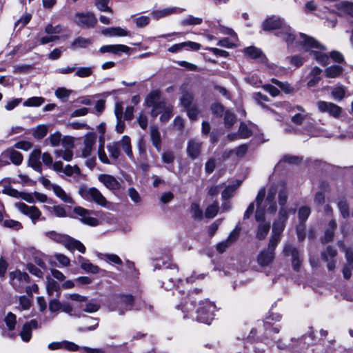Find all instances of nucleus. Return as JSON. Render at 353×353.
Listing matches in <instances>:
<instances>
[{"instance_id": "1", "label": "nucleus", "mask_w": 353, "mask_h": 353, "mask_svg": "<svg viewBox=\"0 0 353 353\" xmlns=\"http://www.w3.org/2000/svg\"><path fill=\"white\" fill-rule=\"evenodd\" d=\"M276 188L272 185L270 188L268 196L264 201V205H263V199L265 195V188H261L256 196V211L255 214V219L258 222H265L264 219V210L266 208L268 212L274 213L276 211L277 206L274 201L275 195L276 194Z\"/></svg>"}, {"instance_id": "2", "label": "nucleus", "mask_w": 353, "mask_h": 353, "mask_svg": "<svg viewBox=\"0 0 353 353\" xmlns=\"http://www.w3.org/2000/svg\"><path fill=\"white\" fill-rule=\"evenodd\" d=\"M262 26L265 31L278 30L276 35L281 37L288 44L292 43L295 39L292 28L280 17L275 16L269 17L263 21Z\"/></svg>"}, {"instance_id": "3", "label": "nucleus", "mask_w": 353, "mask_h": 353, "mask_svg": "<svg viewBox=\"0 0 353 353\" xmlns=\"http://www.w3.org/2000/svg\"><path fill=\"white\" fill-rule=\"evenodd\" d=\"M299 42L306 50H311V54L314 59L322 65H327L330 63V57L323 51L327 48L321 44L314 38L309 37L305 34H300Z\"/></svg>"}, {"instance_id": "4", "label": "nucleus", "mask_w": 353, "mask_h": 353, "mask_svg": "<svg viewBox=\"0 0 353 353\" xmlns=\"http://www.w3.org/2000/svg\"><path fill=\"white\" fill-rule=\"evenodd\" d=\"M216 307L213 302L208 299L199 301L196 308V320L201 323L210 324L214 316Z\"/></svg>"}, {"instance_id": "5", "label": "nucleus", "mask_w": 353, "mask_h": 353, "mask_svg": "<svg viewBox=\"0 0 353 353\" xmlns=\"http://www.w3.org/2000/svg\"><path fill=\"white\" fill-rule=\"evenodd\" d=\"M79 194L81 196L88 201L94 202L102 207H108V202L101 192L96 188H88L85 185L80 186Z\"/></svg>"}, {"instance_id": "6", "label": "nucleus", "mask_w": 353, "mask_h": 353, "mask_svg": "<svg viewBox=\"0 0 353 353\" xmlns=\"http://www.w3.org/2000/svg\"><path fill=\"white\" fill-rule=\"evenodd\" d=\"M283 253L286 256H291L292 268L294 271L299 272L303 261L299 248L292 243H287L284 245Z\"/></svg>"}, {"instance_id": "7", "label": "nucleus", "mask_w": 353, "mask_h": 353, "mask_svg": "<svg viewBox=\"0 0 353 353\" xmlns=\"http://www.w3.org/2000/svg\"><path fill=\"white\" fill-rule=\"evenodd\" d=\"M73 212L77 216L78 219L83 223L91 227H96L100 225V221L93 216L95 212L89 210L80 206L74 208Z\"/></svg>"}, {"instance_id": "8", "label": "nucleus", "mask_w": 353, "mask_h": 353, "mask_svg": "<svg viewBox=\"0 0 353 353\" xmlns=\"http://www.w3.org/2000/svg\"><path fill=\"white\" fill-rule=\"evenodd\" d=\"M318 110L321 113H327L334 119H339L343 112V109L338 105L325 101H319L316 103Z\"/></svg>"}, {"instance_id": "9", "label": "nucleus", "mask_w": 353, "mask_h": 353, "mask_svg": "<svg viewBox=\"0 0 353 353\" xmlns=\"http://www.w3.org/2000/svg\"><path fill=\"white\" fill-rule=\"evenodd\" d=\"M10 283L16 291L21 292L23 288V283H29L30 276L24 272L15 270L9 273Z\"/></svg>"}, {"instance_id": "10", "label": "nucleus", "mask_w": 353, "mask_h": 353, "mask_svg": "<svg viewBox=\"0 0 353 353\" xmlns=\"http://www.w3.org/2000/svg\"><path fill=\"white\" fill-rule=\"evenodd\" d=\"M75 23L81 27L93 28L97 23V19L92 12H77L74 17Z\"/></svg>"}, {"instance_id": "11", "label": "nucleus", "mask_w": 353, "mask_h": 353, "mask_svg": "<svg viewBox=\"0 0 353 353\" xmlns=\"http://www.w3.org/2000/svg\"><path fill=\"white\" fill-rule=\"evenodd\" d=\"M117 300H114L116 306L111 307L112 310H119V314H123L124 311L130 310L133 305V297L132 295H120Z\"/></svg>"}, {"instance_id": "12", "label": "nucleus", "mask_w": 353, "mask_h": 353, "mask_svg": "<svg viewBox=\"0 0 353 353\" xmlns=\"http://www.w3.org/2000/svg\"><path fill=\"white\" fill-rule=\"evenodd\" d=\"M16 208L23 214L29 216L35 224L41 216V212L35 206H29L24 203H17Z\"/></svg>"}, {"instance_id": "13", "label": "nucleus", "mask_w": 353, "mask_h": 353, "mask_svg": "<svg viewBox=\"0 0 353 353\" xmlns=\"http://www.w3.org/2000/svg\"><path fill=\"white\" fill-rule=\"evenodd\" d=\"M276 248L270 247V242L269 241L268 248L259 252L257 256V263L260 266H268L273 262L275 257L274 250Z\"/></svg>"}, {"instance_id": "14", "label": "nucleus", "mask_w": 353, "mask_h": 353, "mask_svg": "<svg viewBox=\"0 0 353 353\" xmlns=\"http://www.w3.org/2000/svg\"><path fill=\"white\" fill-rule=\"evenodd\" d=\"M285 227V222L277 220L275 221L272 226V234L270 239V247H276L280 241V235Z\"/></svg>"}, {"instance_id": "15", "label": "nucleus", "mask_w": 353, "mask_h": 353, "mask_svg": "<svg viewBox=\"0 0 353 353\" xmlns=\"http://www.w3.org/2000/svg\"><path fill=\"white\" fill-rule=\"evenodd\" d=\"M97 135L94 133L89 132L86 134L83 139V148L82 149V156L88 157L92 152L96 143Z\"/></svg>"}, {"instance_id": "16", "label": "nucleus", "mask_w": 353, "mask_h": 353, "mask_svg": "<svg viewBox=\"0 0 353 353\" xmlns=\"http://www.w3.org/2000/svg\"><path fill=\"white\" fill-rule=\"evenodd\" d=\"M203 142L196 139H191L188 141L187 154L192 159L198 158L201 154Z\"/></svg>"}, {"instance_id": "17", "label": "nucleus", "mask_w": 353, "mask_h": 353, "mask_svg": "<svg viewBox=\"0 0 353 353\" xmlns=\"http://www.w3.org/2000/svg\"><path fill=\"white\" fill-rule=\"evenodd\" d=\"M239 229L235 228L230 232L226 240L219 243L216 245L217 251L219 253H223L229 247L236 241L239 236Z\"/></svg>"}, {"instance_id": "18", "label": "nucleus", "mask_w": 353, "mask_h": 353, "mask_svg": "<svg viewBox=\"0 0 353 353\" xmlns=\"http://www.w3.org/2000/svg\"><path fill=\"white\" fill-rule=\"evenodd\" d=\"M177 272L178 269L175 266H174V268H170V269H168V268L167 267L163 270L164 281L162 282V286L165 290H170L175 286V283L174 280L176 279V278L174 276L176 274Z\"/></svg>"}, {"instance_id": "19", "label": "nucleus", "mask_w": 353, "mask_h": 353, "mask_svg": "<svg viewBox=\"0 0 353 353\" xmlns=\"http://www.w3.org/2000/svg\"><path fill=\"white\" fill-rule=\"evenodd\" d=\"M98 180L108 190L114 191L120 188L121 184L118 180L110 174H101L98 176Z\"/></svg>"}, {"instance_id": "20", "label": "nucleus", "mask_w": 353, "mask_h": 353, "mask_svg": "<svg viewBox=\"0 0 353 353\" xmlns=\"http://www.w3.org/2000/svg\"><path fill=\"white\" fill-rule=\"evenodd\" d=\"M48 347L50 350L65 349L68 351L75 352L79 350V346L68 341L52 342L48 344Z\"/></svg>"}, {"instance_id": "21", "label": "nucleus", "mask_w": 353, "mask_h": 353, "mask_svg": "<svg viewBox=\"0 0 353 353\" xmlns=\"http://www.w3.org/2000/svg\"><path fill=\"white\" fill-rule=\"evenodd\" d=\"M41 156V150L35 149L30 154L28 159V165L39 173L42 172V165L40 161Z\"/></svg>"}, {"instance_id": "22", "label": "nucleus", "mask_w": 353, "mask_h": 353, "mask_svg": "<svg viewBox=\"0 0 353 353\" xmlns=\"http://www.w3.org/2000/svg\"><path fill=\"white\" fill-rule=\"evenodd\" d=\"M39 327V323L37 320L33 319L24 323L22 327V330L20 333L21 339L28 342L32 338V329H37Z\"/></svg>"}, {"instance_id": "23", "label": "nucleus", "mask_w": 353, "mask_h": 353, "mask_svg": "<svg viewBox=\"0 0 353 353\" xmlns=\"http://www.w3.org/2000/svg\"><path fill=\"white\" fill-rule=\"evenodd\" d=\"M130 48L123 44L105 45L100 48L99 51L101 53L110 52L114 54H120L121 53H128Z\"/></svg>"}, {"instance_id": "24", "label": "nucleus", "mask_w": 353, "mask_h": 353, "mask_svg": "<svg viewBox=\"0 0 353 353\" xmlns=\"http://www.w3.org/2000/svg\"><path fill=\"white\" fill-rule=\"evenodd\" d=\"M116 143H118L119 148H121L123 150V151L126 154L128 158L131 161H134V157L132 150L130 138L128 136L125 135L121 138L120 141H116Z\"/></svg>"}, {"instance_id": "25", "label": "nucleus", "mask_w": 353, "mask_h": 353, "mask_svg": "<svg viewBox=\"0 0 353 353\" xmlns=\"http://www.w3.org/2000/svg\"><path fill=\"white\" fill-rule=\"evenodd\" d=\"M185 10L183 8H177V7H172V8H164L163 10H153L151 12L152 17L155 20H159L161 18L165 17L167 16H169L172 14H175L179 12H181L184 11Z\"/></svg>"}, {"instance_id": "26", "label": "nucleus", "mask_w": 353, "mask_h": 353, "mask_svg": "<svg viewBox=\"0 0 353 353\" xmlns=\"http://www.w3.org/2000/svg\"><path fill=\"white\" fill-rule=\"evenodd\" d=\"M65 247L70 252H74L75 250H77L79 252L84 254L86 251L85 247L80 241L77 240L70 236H68Z\"/></svg>"}, {"instance_id": "27", "label": "nucleus", "mask_w": 353, "mask_h": 353, "mask_svg": "<svg viewBox=\"0 0 353 353\" xmlns=\"http://www.w3.org/2000/svg\"><path fill=\"white\" fill-rule=\"evenodd\" d=\"M321 72L322 70L320 68L317 66L312 68L308 74V81L307 83L308 87H314L319 83L321 80Z\"/></svg>"}, {"instance_id": "28", "label": "nucleus", "mask_w": 353, "mask_h": 353, "mask_svg": "<svg viewBox=\"0 0 353 353\" xmlns=\"http://www.w3.org/2000/svg\"><path fill=\"white\" fill-rule=\"evenodd\" d=\"M52 190L55 195L59 198L63 202L73 204L74 200L70 195L65 192V190L59 185H52Z\"/></svg>"}, {"instance_id": "29", "label": "nucleus", "mask_w": 353, "mask_h": 353, "mask_svg": "<svg viewBox=\"0 0 353 353\" xmlns=\"http://www.w3.org/2000/svg\"><path fill=\"white\" fill-rule=\"evenodd\" d=\"M150 139L153 146L158 152L161 150V133L157 126L153 125L150 128Z\"/></svg>"}, {"instance_id": "30", "label": "nucleus", "mask_w": 353, "mask_h": 353, "mask_svg": "<svg viewBox=\"0 0 353 353\" xmlns=\"http://www.w3.org/2000/svg\"><path fill=\"white\" fill-rule=\"evenodd\" d=\"M80 266L82 270L88 273L97 274L100 271V268L90 263L88 259L79 256L78 258Z\"/></svg>"}, {"instance_id": "31", "label": "nucleus", "mask_w": 353, "mask_h": 353, "mask_svg": "<svg viewBox=\"0 0 353 353\" xmlns=\"http://www.w3.org/2000/svg\"><path fill=\"white\" fill-rule=\"evenodd\" d=\"M101 33L109 37H125L128 35V32L121 27H110L104 28Z\"/></svg>"}, {"instance_id": "32", "label": "nucleus", "mask_w": 353, "mask_h": 353, "mask_svg": "<svg viewBox=\"0 0 353 353\" xmlns=\"http://www.w3.org/2000/svg\"><path fill=\"white\" fill-rule=\"evenodd\" d=\"M343 72V67L339 65H332L325 69L324 74L327 78L335 79L340 77Z\"/></svg>"}, {"instance_id": "33", "label": "nucleus", "mask_w": 353, "mask_h": 353, "mask_svg": "<svg viewBox=\"0 0 353 353\" xmlns=\"http://www.w3.org/2000/svg\"><path fill=\"white\" fill-rule=\"evenodd\" d=\"M346 94V88L341 84H337L331 90V96L332 99L336 101H341Z\"/></svg>"}, {"instance_id": "34", "label": "nucleus", "mask_w": 353, "mask_h": 353, "mask_svg": "<svg viewBox=\"0 0 353 353\" xmlns=\"http://www.w3.org/2000/svg\"><path fill=\"white\" fill-rule=\"evenodd\" d=\"M336 226L337 225L334 220H331L329 222L327 228L325 232L324 236L321 240L323 243H326L332 241L334 235V230H336Z\"/></svg>"}, {"instance_id": "35", "label": "nucleus", "mask_w": 353, "mask_h": 353, "mask_svg": "<svg viewBox=\"0 0 353 353\" xmlns=\"http://www.w3.org/2000/svg\"><path fill=\"white\" fill-rule=\"evenodd\" d=\"M46 236L53 240L54 241L61 243L65 246L69 236L57 233L55 231H50L46 233Z\"/></svg>"}, {"instance_id": "36", "label": "nucleus", "mask_w": 353, "mask_h": 353, "mask_svg": "<svg viewBox=\"0 0 353 353\" xmlns=\"http://www.w3.org/2000/svg\"><path fill=\"white\" fill-rule=\"evenodd\" d=\"M92 43L91 39H87L81 37L76 38L71 43V48H85Z\"/></svg>"}, {"instance_id": "37", "label": "nucleus", "mask_w": 353, "mask_h": 353, "mask_svg": "<svg viewBox=\"0 0 353 353\" xmlns=\"http://www.w3.org/2000/svg\"><path fill=\"white\" fill-rule=\"evenodd\" d=\"M54 153L56 157L61 158L66 161H70L74 155L73 151L70 148L57 149Z\"/></svg>"}, {"instance_id": "38", "label": "nucleus", "mask_w": 353, "mask_h": 353, "mask_svg": "<svg viewBox=\"0 0 353 353\" xmlns=\"http://www.w3.org/2000/svg\"><path fill=\"white\" fill-rule=\"evenodd\" d=\"M270 224L268 222H261L258 225L256 238L259 240L264 239L268 234Z\"/></svg>"}, {"instance_id": "39", "label": "nucleus", "mask_w": 353, "mask_h": 353, "mask_svg": "<svg viewBox=\"0 0 353 353\" xmlns=\"http://www.w3.org/2000/svg\"><path fill=\"white\" fill-rule=\"evenodd\" d=\"M6 152L8 159L12 161V163L16 165H19L21 164L23 159V157L21 153L14 150H8Z\"/></svg>"}, {"instance_id": "40", "label": "nucleus", "mask_w": 353, "mask_h": 353, "mask_svg": "<svg viewBox=\"0 0 353 353\" xmlns=\"http://www.w3.org/2000/svg\"><path fill=\"white\" fill-rule=\"evenodd\" d=\"M107 149L112 159L114 160H117L119 159L121 155V151L118 143H116V141L110 143L107 145Z\"/></svg>"}, {"instance_id": "41", "label": "nucleus", "mask_w": 353, "mask_h": 353, "mask_svg": "<svg viewBox=\"0 0 353 353\" xmlns=\"http://www.w3.org/2000/svg\"><path fill=\"white\" fill-rule=\"evenodd\" d=\"M45 102V99L41 97H32L28 98L23 103V106L26 107H39Z\"/></svg>"}, {"instance_id": "42", "label": "nucleus", "mask_w": 353, "mask_h": 353, "mask_svg": "<svg viewBox=\"0 0 353 353\" xmlns=\"http://www.w3.org/2000/svg\"><path fill=\"white\" fill-rule=\"evenodd\" d=\"M50 212L54 216L59 218L68 216L66 210L64 206L61 205H54L49 208Z\"/></svg>"}, {"instance_id": "43", "label": "nucleus", "mask_w": 353, "mask_h": 353, "mask_svg": "<svg viewBox=\"0 0 353 353\" xmlns=\"http://www.w3.org/2000/svg\"><path fill=\"white\" fill-rule=\"evenodd\" d=\"M160 100V92L158 90H154L148 94L145 100V103L147 106L152 107Z\"/></svg>"}, {"instance_id": "44", "label": "nucleus", "mask_w": 353, "mask_h": 353, "mask_svg": "<svg viewBox=\"0 0 353 353\" xmlns=\"http://www.w3.org/2000/svg\"><path fill=\"white\" fill-rule=\"evenodd\" d=\"M46 290L48 295H53L54 292H59L60 290V285L54 279L48 278Z\"/></svg>"}, {"instance_id": "45", "label": "nucleus", "mask_w": 353, "mask_h": 353, "mask_svg": "<svg viewBox=\"0 0 353 353\" xmlns=\"http://www.w3.org/2000/svg\"><path fill=\"white\" fill-rule=\"evenodd\" d=\"M48 129L46 125H39L33 130V136L37 139H41L46 136Z\"/></svg>"}, {"instance_id": "46", "label": "nucleus", "mask_w": 353, "mask_h": 353, "mask_svg": "<svg viewBox=\"0 0 353 353\" xmlns=\"http://www.w3.org/2000/svg\"><path fill=\"white\" fill-rule=\"evenodd\" d=\"M190 213L195 220L201 221L203 219V211L199 203H192L190 206Z\"/></svg>"}, {"instance_id": "47", "label": "nucleus", "mask_w": 353, "mask_h": 353, "mask_svg": "<svg viewBox=\"0 0 353 353\" xmlns=\"http://www.w3.org/2000/svg\"><path fill=\"white\" fill-rule=\"evenodd\" d=\"M240 182L236 181L235 184L230 185L228 187L225 188V189L222 192V197L223 199H228L231 198L235 190L238 188V187L240 185Z\"/></svg>"}, {"instance_id": "48", "label": "nucleus", "mask_w": 353, "mask_h": 353, "mask_svg": "<svg viewBox=\"0 0 353 353\" xmlns=\"http://www.w3.org/2000/svg\"><path fill=\"white\" fill-rule=\"evenodd\" d=\"M271 82L279 86L285 93L289 94L294 91L293 87L288 82H281L274 78L271 79Z\"/></svg>"}, {"instance_id": "49", "label": "nucleus", "mask_w": 353, "mask_h": 353, "mask_svg": "<svg viewBox=\"0 0 353 353\" xmlns=\"http://www.w3.org/2000/svg\"><path fill=\"white\" fill-rule=\"evenodd\" d=\"M151 111V116L153 117H157L158 114L165 110L168 108L164 101L160 100L158 101L154 105H153Z\"/></svg>"}, {"instance_id": "50", "label": "nucleus", "mask_w": 353, "mask_h": 353, "mask_svg": "<svg viewBox=\"0 0 353 353\" xmlns=\"http://www.w3.org/2000/svg\"><path fill=\"white\" fill-rule=\"evenodd\" d=\"M338 208L341 212V216L346 219L349 216V206L347 203V200L344 198L340 199L337 203Z\"/></svg>"}, {"instance_id": "51", "label": "nucleus", "mask_w": 353, "mask_h": 353, "mask_svg": "<svg viewBox=\"0 0 353 353\" xmlns=\"http://www.w3.org/2000/svg\"><path fill=\"white\" fill-rule=\"evenodd\" d=\"M93 67H80L76 68L75 75L80 78L90 77L93 72Z\"/></svg>"}, {"instance_id": "52", "label": "nucleus", "mask_w": 353, "mask_h": 353, "mask_svg": "<svg viewBox=\"0 0 353 353\" xmlns=\"http://www.w3.org/2000/svg\"><path fill=\"white\" fill-rule=\"evenodd\" d=\"M295 213V209H288L286 206H280L277 220L286 222L288 219V213Z\"/></svg>"}, {"instance_id": "53", "label": "nucleus", "mask_w": 353, "mask_h": 353, "mask_svg": "<svg viewBox=\"0 0 353 353\" xmlns=\"http://www.w3.org/2000/svg\"><path fill=\"white\" fill-rule=\"evenodd\" d=\"M236 118L234 114L226 110L224 114V124L227 128H230L236 122Z\"/></svg>"}, {"instance_id": "54", "label": "nucleus", "mask_w": 353, "mask_h": 353, "mask_svg": "<svg viewBox=\"0 0 353 353\" xmlns=\"http://www.w3.org/2000/svg\"><path fill=\"white\" fill-rule=\"evenodd\" d=\"M4 321L9 330L12 331L14 330L17 323V316L14 314L8 312Z\"/></svg>"}, {"instance_id": "55", "label": "nucleus", "mask_w": 353, "mask_h": 353, "mask_svg": "<svg viewBox=\"0 0 353 353\" xmlns=\"http://www.w3.org/2000/svg\"><path fill=\"white\" fill-rule=\"evenodd\" d=\"M98 156L100 161L105 164H110V162L104 151V140L103 138L100 139V145L98 150Z\"/></svg>"}, {"instance_id": "56", "label": "nucleus", "mask_w": 353, "mask_h": 353, "mask_svg": "<svg viewBox=\"0 0 353 353\" xmlns=\"http://www.w3.org/2000/svg\"><path fill=\"white\" fill-rule=\"evenodd\" d=\"M203 22V19L199 17H195L192 15H189L185 19H183L181 24L184 26H195L199 25Z\"/></svg>"}, {"instance_id": "57", "label": "nucleus", "mask_w": 353, "mask_h": 353, "mask_svg": "<svg viewBox=\"0 0 353 353\" xmlns=\"http://www.w3.org/2000/svg\"><path fill=\"white\" fill-rule=\"evenodd\" d=\"M181 105L185 108L193 105V96L188 93L184 92L180 99Z\"/></svg>"}, {"instance_id": "58", "label": "nucleus", "mask_w": 353, "mask_h": 353, "mask_svg": "<svg viewBox=\"0 0 353 353\" xmlns=\"http://www.w3.org/2000/svg\"><path fill=\"white\" fill-rule=\"evenodd\" d=\"M337 254V251L332 246H328L325 251L321 252V258L325 261H328L329 258L333 259Z\"/></svg>"}, {"instance_id": "59", "label": "nucleus", "mask_w": 353, "mask_h": 353, "mask_svg": "<svg viewBox=\"0 0 353 353\" xmlns=\"http://www.w3.org/2000/svg\"><path fill=\"white\" fill-rule=\"evenodd\" d=\"M3 226L14 230H19L22 228V224L19 221L12 219H5Z\"/></svg>"}, {"instance_id": "60", "label": "nucleus", "mask_w": 353, "mask_h": 353, "mask_svg": "<svg viewBox=\"0 0 353 353\" xmlns=\"http://www.w3.org/2000/svg\"><path fill=\"white\" fill-rule=\"evenodd\" d=\"M218 210H219V205L216 202L209 205L206 208L205 212V217L208 219L214 218L216 215V214L218 212Z\"/></svg>"}, {"instance_id": "61", "label": "nucleus", "mask_w": 353, "mask_h": 353, "mask_svg": "<svg viewBox=\"0 0 353 353\" xmlns=\"http://www.w3.org/2000/svg\"><path fill=\"white\" fill-rule=\"evenodd\" d=\"M288 193L286 189V187L283 185L282 188L279 191V204L280 206H286V203L288 201Z\"/></svg>"}, {"instance_id": "62", "label": "nucleus", "mask_w": 353, "mask_h": 353, "mask_svg": "<svg viewBox=\"0 0 353 353\" xmlns=\"http://www.w3.org/2000/svg\"><path fill=\"white\" fill-rule=\"evenodd\" d=\"M339 10L343 11L353 17V3L343 1L338 4Z\"/></svg>"}, {"instance_id": "63", "label": "nucleus", "mask_w": 353, "mask_h": 353, "mask_svg": "<svg viewBox=\"0 0 353 353\" xmlns=\"http://www.w3.org/2000/svg\"><path fill=\"white\" fill-rule=\"evenodd\" d=\"M19 305L18 309L20 310H29L31 306V301L26 296H21L19 297Z\"/></svg>"}, {"instance_id": "64", "label": "nucleus", "mask_w": 353, "mask_h": 353, "mask_svg": "<svg viewBox=\"0 0 353 353\" xmlns=\"http://www.w3.org/2000/svg\"><path fill=\"white\" fill-rule=\"evenodd\" d=\"M72 91L65 88H59L55 90V95L57 98L65 101L70 96Z\"/></svg>"}]
</instances>
